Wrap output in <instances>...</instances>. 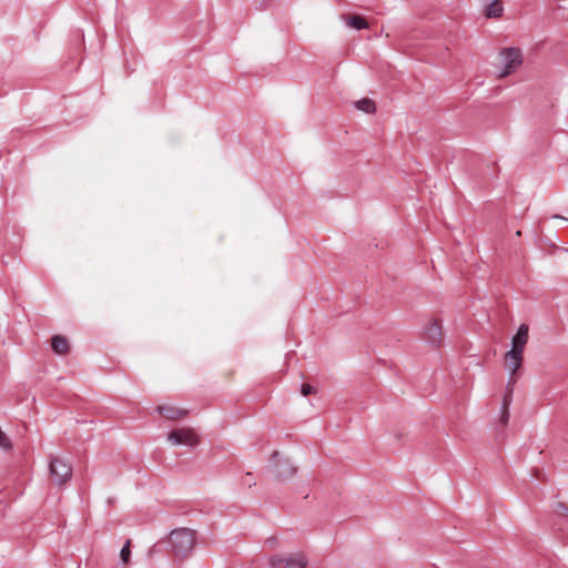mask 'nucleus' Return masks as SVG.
<instances>
[{"label":"nucleus","instance_id":"2","mask_svg":"<svg viewBox=\"0 0 568 568\" xmlns=\"http://www.w3.org/2000/svg\"><path fill=\"white\" fill-rule=\"evenodd\" d=\"M523 64V53L519 48H504L499 51L496 67L499 69L498 78L514 73Z\"/></svg>","mask_w":568,"mask_h":568},{"label":"nucleus","instance_id":"19","mask_svg":"<svg viewBox=\"0 0 568 568\" xmlns=\"http://www.w3.org/2000/svg\"><path fill=\"white\" fill-rule=\"evenodd\" d=\"M559 507H560V513L561 514H565L568 510L567 507L564 506V505H559Z\"/></svg>","mask_w":568,"mask_h":568},{"label":"nucleus","instance_id":"18","mask_svg":"<svg viewBox=\"0 0 568 568\" xmlns=\"http://www.w3.org/2000/svg\"><path fill=\"white\" fill-rule=\"evenodd\" d=\"M265 542H266V545H268L270 547H275V546H276L277 540H276V538H268V539H266V541H265Z\"/></svg>","mask_w":568,"mask_h":568},{"label":"nucleus","instance_id":"10","mask_svg":"<svg viewBox=\"0 0 568 568\" xmlns=\"http://www.w3.org/2000/svg\"><path fill=\"white\" fill-rule=\"evenodd\" d=\"M159 413L171 420L182 419L187 415V410L171 405H163L158 407Z\"/></svg>","mask_w":568,"mask_h":568},{"label":"nucleus","instance_id":"12","mask_svg":"<svg viewBox=\"0 0 568 568\" xmlns=\"http://www.w3.org/2000/svg\"><path fill=\"white\" fill-rule=\"evenodd\" d=\"M343 20L345 21V23L353 28V29H356V30H363V29H367L368 28V22L366 21L365 18L361 17V16H344L343 17Z\"/></svg>","mask_w":568,"mask_h":568},{"label":"nucleus","instance_id":"11","mask_svg":"<svg viewBox=\"0 0 568 568\" xmlns=\"http://www.w3.org/2000/svg\"><path fill=\"white\" fill-rule=\"evenodd\" d=\"M307 564V557L303 551H297L285 556V566L287 568H305Z\"/></svg>","mask_w":568,"mask_h":568},{"label":"nucleus","instance_id":"17","mask_svg":"<svg viewBox=\"0 0 568 568\" xmlns=\"http://www.w3.org/2000/svg\"><path fill=\"white\" fill-rule=\"evenodd\" d=\"M301 393L303 396H308L311 394H315L316 389L310 384H303L301 387Z\"/></svg>","mask_w":568,"mask_h":568},{"label":"nucleus","instance_id":"8","mask_svg":"<svg viewBox=\"0 0 568 568\" xmlns=\"http://www.w3.org/2000/svg\"><path fill=\"white\" fill-rule=\"evenodd\" d=\"M514 385H515V379L514 378L508 379L507 386H506V393L503 397L501 410H500V417H499V423L503 427H505L509 420V406H510L511 398H513Z\"/></svg>","mask_w":568,"mask_h":568},{"label":"nucleus","instance_id":"7","mask_svg":"<svg viewBox=\"0 0 568 568\" xmlns=\"http://www.w3.org/2000/svg\"><path fill=\"white\" fill-rule=\"evenodd\" d=\"M423 338L432 345L438 346L443 338L442 323L437 318H429L424 325Z\"/></svg>","mask_w":568,"mask_h":568},{"label":"nucleus","instance_id":"16","mask_svg":"<svg viewBox=\"0 0 568 568\" xmlns=\"http://www.w3.org/2000/svg\"><path fill=\"white\" fill-rule=\"evenodd\" d=\"M268 565L272 568H287L285 566V556L274 555L268 558Z\"/></svg>","mask_w":568,"mask_h":568},{"label":"nucleus","instance_id":"14","mask_svg":"<svg viewBox=\"0 0 568 568\" xmlns=\"http://www.w3.org/2000/svg\"><path fill=\"white\" fill-rule=\"evenodd\" d=\"M356 106L365 113H374L376 111L375 102L371 99H362L357 101Z\"/></svg>","mask_w":568,"mask_h":568},{"label":"nucleus","instance_id":"6","mask_svg":"<svg viewBox=\"0 0 568 568\" xmlns=\"http://www.w3.org/2000/svg\"><path fill=\"white\" fill-rule=\"evenodd\" d=\"M168 440L173 445H185L190 447L196 446L200 442L195 430L190 427H181L172 430L168 435Z\"/></svg>","mask_w":568,"mask_h":568},{"label":"nucleus","instance_id":"9","mask_svg":"<svg viewBox=\"0 0 568 568\" xmlns=\"http://www.w3.org/2000/svg\"><path fill=\"white\" fill-rule=\"evenodd\" d=\"M483 6V13L488 19L500 18L504 13V6L501 0H480Z\"/></svg>","mask_w":568,"mask_h":568},{"label":"nucleus","instance_id":"5","mask_svg":"<svg viewBox=\"0 0 568 568\" xmlns=\"http://www.w3.org/2000/svg\"><path fill=\"white\" fill-rule=\"evenodd\" d=\"M72 476L70 464L61 457H52L50 460V478L55 485L65 484Z\"/></svg>","mask_w":568,"mask_h":568},{"label":"nucleus","instance_id":"13","mask_svg":"<svg viewBox=\"0 0 568 568\" xmlns=\"http://www.w3.org/2000/svg\"><path fill=\"white\" fill-rule=\"evenodd\" d=\"M52 348L57 354L63 355L69 351V343L65 337L55 335L52 337Z\"/></svg>","mask_w":568,"mask_h":568},{"label":"nucleus","instance_id":"1","mask_svg":"<svg viewBox=\"0 0 568 568\" xmlns=\"http://www.w3.org/2000/svg\"><path fill=\"white\" fill-rule=\"evenodd\" d=\"M529 327L527 324H521L511 339V348L505 354L504 366L509 373V379L516 381V373L521 367L524 361V351L529 338Z\"/></svg>","mask_w":568,"mask_h":568},{"label":"nucleus","instance_id":"15","mask_svg":"<svg viewBox=\"0 0 568 568\" xmlns=\"http://www.w3.org/2000/svg\"><path fill=\"white\" fill-rule=\"evenodd\" d=\"M131 558V540H126L124 546L122 547L120 551V559L124 565H128L130 562Z\"/></svg>","mask_w":568,"mask_h":568},{"label":"nucleus","instance_id":"3","mask_svg":"<svg viewBox=\"0 0 568 568\" xmlns=\"http://www.w3.org/2000/svg\"><path fill=\"white\" fill-rule=\"evenodd\" d=\"M270 466L276 479L281 481L290 480L297 474V467L293 460L280 450L271 454Z\"/></svg>","mask_w":568,"mask_h":568},{"label":"nucleus","instance_id":"4","mask_svg":"<svg viewBox=\"0 0 568 568\" xmlns=\"http://www.w3.org/2000/svg\"><path fill=\"white\" fill-rule=\"evenodd\" d=\"M172 551L178 557H186L195 545V532L189 528L175 529L170 535Z\"/></svg>","mask_w":568,"mask_h":568}]
</instances>
